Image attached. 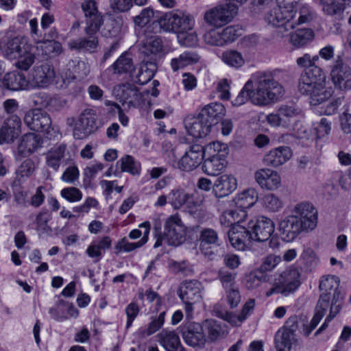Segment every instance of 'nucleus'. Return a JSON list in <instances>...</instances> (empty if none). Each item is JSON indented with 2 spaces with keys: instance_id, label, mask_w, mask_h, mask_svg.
Listing matches in <instances>:
<instances>
[{
  "instance_id": "61",
  "label": "nucleus",
  "mask_w": 351,
  "mask_h": 351,
  "mask_svg": "<svg viewBox=\"0 0 351 351\" xmlns=\"http://www.w3.org/2000/svg\"><path fill=\"white\" fill-rule=\"evenodd\" d=\"M282 261L279 255L271 254L265 257L260 266V271L263 272L272 271Z\"/></svg>"
},
{
  "instance_id": "19",
  "label": "nucleus",
  "mask_w": 351,
  "mask_h": 351,
  "mask_svg": "<svg viewBox=\"0 0 351 351\" xmlns=\"http://www.w3.org/2000/svg\"><path fill=\"white\" fill-rule=\"evenodd\" d=\"M256 182L263 189L276 191L281 186L280 174L272 169L264 168L256 171L254 173Z\"/></svg>"
},
{
  "instance_id": "28",
  "label": "nucleus",
  "mask_w": 351,
  "mask_h": 351,
  "mask_svg": "<svg viewBox=\"0 0 351 351\" xmlns=\"http://www.w3.org/2000/svg\"><path fill=\"white\" fill-rule=\"evenodd\" d=\"M237 187V179L232 175L223 174L215 180L213 191L217 197H224L234 191Z\"/></svg>"
},
{
  "instance_id": "11",
  "label": "nucleus",
  "mask_w": 351,
  "mask_h": 351,
  "mask_svg": "<svg viewBox=\"0 0 351 351\" xmlns=\"http://www.w3.org/2000/svg\"><path fill=\"white\" fill-rule=\"evenodd\" d=\"M204 201L202 195L197 192L187 193L183 189H173L168 195V202L175 209L185 205L188 208L199 206Z\"/></svg>"
},
{
  "instance_id": "45",
  "label": "nucleus",
  "mask_w": 351,
  "mask_h": 351,
  "mask_svg": "<svg viewBox=\"0 0 351 351\" xmlns=\"http://www.w3.org/2000/svg\"><path fill=\"white\" fill-rule=\"evenodd\" d=\"M195 20L192 15L185 12L177 10L176 33L178 34L184 30L193 29Z\"/></svg>"
},
{
  "instance_id": "3",
  "label": "nucleus",
  "mask_w": 351,
  "mask_h": 351,
  "mask_svg": "<svg viewBox=\"0 0 351 351\" xmlns=\"http://www.w3.org/2000/svg\"><path fill=\"white\" fill-rule=\"evenodd\" d=\"M247 82L250 83V100L256 105L265 106L276 101L284 94L283 87L271 75L257 73Z\"/></svg>"
},
{
  "instance_id": "27",
  "label": "nucleus",
  "mask_w": 351,
  "mask_h": 351,
  "mask_svg": "<svg viewBox=\"0 0 351 351\" xmlns=\"http://www.w3.org/2000/svg\"><path fill=\"white\" fill-rule=\"evenodd\" d=\"M292 157V151L289 147L280 146L270 150L265 155L263 161L267 166L279 167Z\"/></svg>"
},
{
  "instance_id": "22",
  "label": "nucleus",
  "mask_w": 351,
  "mask_h": 351,
  "mask_svg": "<svg viewBox=\"0 0 351 351\" xmlns=\"http://www.w3.org/2000/svg\"><path fill=\"white\" fill-rule=\"evenodd\" d=\"M56 73L53 68L43 64L36 66L32 74L31 86L34 88H45L53 81Z\"/></svg>"
},
{
  "instance_id": "4",
  "label": "nucleus",
  "mask_w": 351,
  "mask_h": 351,
  "mask_svg": "<svg viewBox=\"0 0 351 351\" xmlns=\"http://www.w3.org/2000/svg\"><path fill=\"white\" fill-rule=\"evenodd\" d=\"M186 227L178 215H173L167 217L164 223L163 232L155 234L156 241L154 248L166 243L169 245L178 246L186 239Z\"/></svg>"
},
{
  "instance_id": "7",
  "label": "nucleus",
  "mask_w": 351,
  "mask_h": 351,
  "mask_svg": "<svg viewBox=\"0 0 351 351\" xmlns=\"http://www.w3.org/2000/svg\"><path fill=\"white\" fill-rule=\"evenodd\" d=\"M300 274L298 269L290 268L284 271L276 279L272 287L266 295L270 296L274 293H281L285 296L294 293L300 285Z\"/></svg>"
},
{
  "instance_id": "57",
  "label": "nucleus",
  "mask_w": 351,
  "mask_h": 351,
  "mask_svg": "<svg viewBox=\"0 0 351 351\" xmlns=\"http://www.w3.org/2000/svg\"><path fill=\"white\" fill-rule=\"evenodd\" d=\"M51 217L47 211L40 212L36 217V230L40 234H47L51 232V228L48 226V222Z\"/></svg>"
},
{
  "instance_id": "42",
  "label": "nucleus",
  "mask_w": 351,
  "mask_h": 351,
  "mask_svg": "<svg viewBox=\"0 0 351 351\" xmlns=\"http://www.w3.org/2000/svg\"><path fill=\"white\" fill-rule=\"evenodd\" d=\"M294 334L286 330L280 329L275 335L274 341L277 351H290Z\"/></svg>"
},
{
  "instance_id": "55",
  "label": "nucleus",
  "mask_w": 351,
  "mask_h": 351,
  "mask_svg": "<svg viewBox=\"0 0 351 351\" xmlns=\"http://www.w3.org/2000/svg\"><path fill=\"white\" fill-rule=\"evenodd\" d=\"M177 38L178 43L185 47H193L198 41L197 34L193 29L179 32L177 34Z\"/></svg>"
},
{
  "instance_id": "13",
  "label": "nucleus",
  "mask_w": 351,
  "mask_h": 351,
  "mask_svg": "<svg viewBox=\"0 0 351 351\" xmlns=\"http://www.w3.org/2000/svg\"><path fill=\"white\" fill-rule=\"evenodd\" d=\"M204 157L203 147L199 145H193L186 150L179 160L172 162L171 165L182 171L189 172L195 169L201 164Z\"/></svg>"
},
{
  "instance_id": "43",
  "label": "nucleus",
  "mask_w": 351,
  "mask_h": 351,
  "mask_svg": "<svg viewBox=\"0 0 351 351\" xmlns=\"http://www.w3.org/2000/svg\"><path fill=\"white\" fill-rule=\"evenodd\" d=\"M221 59L225 64L234 69H239L245 64L242 53L234 49L224 51L221 55Z\"/></svg>"
},
{
  "instance_id": "60",
  "label": "nucleus",
  "mask_w": 351,
  "mask_h": 351,
  "mask_svg": "<svg viewBox=\"0 0 351 351\" xmlns=\"http://www.w3.org/2000/svg\"><path fill=\"white\" fill-rule=\"evenodd\" d=\"M204 42L212 46H223L220 31L211 29L206 32L203 36Z\"/></svg>"
},
{
  "instance_id": "38",
  "label": "nucleus",
  "mask_w": 351,
  "mask_h": 351,
  "mask_svg": "<svg viewBox=\"0 0 351 351\" xmlns=\"http://www.w3.org/2000/svg\"><path fill=\"white\" fill-rule=\"evenodd\" d=\"M199 60L198 56L191 51H184L178 57L171 59L170 66L173 72L183 69L187 66L192 65Z\"/></svg>"
},
{
  "instance_id": "20",
  "label": "nucleus",
  "mask_w": 351,
  "mask_h": 351,
  "mask_svg": "<svg viewBox=\"0 0 351 351\" xmlns=\"http://www.w3.org/2000/svg\"><path fill=\"white\" fill-rule=\"evenodd\" d=\"M21 121L16 114L10 116L0 128V144L13 143L21 133Z\"/></svg>"
},
{
  "instance_id": "12",
  "label": "nucleus",
  "mask_w": 351,
  "mask_h": 351,
  "mask_svg": "<svg viewBox=\"0 0 351 351\" xmlns=\"http://www.w3.org/2000/svg\"><path fill=\"white\" fill-rule=\"evenodd\" d=\"M247 226L253 241L264 242L269 239L274 232L275 225L273 221L265 216L252 219Z\"/></svg>"
},
{
  "instance_id": "53",
  "label": "nucleus",
  "mask_w": 351,
  "mask_h": 351,
  "mask_svg": "<svg viewBox=\"0 0 351 351\" xmlns=\"http://www.w3.org/2000/svg\"><path fill=\"white\" fill-rule=\"evenodd\" d=\"M154 67L155 65L152 63L141 64L136 76V82L140 84H145L150 81L154 75Z\"/></svg>"
},
{
  "instance_id": "36",
  "label": "nucleus",
  "mask_w": 351,
  "mask_h": 351,
  "mask_svg": "<svg viewBox=\"0 0 351 351\" xmlns=\"http://www.w3.org/2000/svg\"><path fill=\"white\" fill-rule=\"evenodd\" d=\"M319 2L322 5V10L325 14L335 16L339 20L343 19L345 0H319Z\"/></svg>"
},
{
  "instance_id": "17",
  "label": "nucleus",
  "mask_w": 351,
  "mask_h": 351,
  "mask_svg": "<svg viewBox=\"0 0 351 351\" xmlns=\"http://www.w3.org/2000/svg\"><path fill=\"white\" fill-rule=\"evenodd\" d=\"M179 330L184 342L190 346H200L205 341L202 326L198 323H186Z\"/></svg>"
},
{
  "instance_id": "26",
  "label": "nucleus",
  "mask_w": 351,
  "mask_h": 351,
  "mask_svg": "<svg viewBox=\"0 0 351 351\" xmlns=\"http://www.w3.org/2000/svg\"><path fill=\"white\" fill-rule=\"evenodd\" d=\"M27 88L28 83L24 74L18 72L8 73L3 80H0V96L4 94V90H20Z\"/></svg>"
},
{
  "instance_id": "10",
  "label": "nucleus",
  "mask_w": 351,
  "mask_h": 351,
  "mask_svg": "<svg viewBox=\"0 0 351 351\" xmlns=\"http://www.w3.org/2000/svg\"><path fill=\"white\" fill-rule=\"evenodd\" d=\"M97 129V112L93 109L87 108L80 114L75 123L73 136L76 139H84Z\"/></svg>"
},
{
  "instance_id": "5",
  "label": "nucleus",
  "mask_w": 351,
  "mask_h": 351,
  "mask_svg": "<svg viewBox=\"0 0 351 351\" xmlns=\"http://www.w3.org/2000/svg\"><path fill=\"white\" fill-rule=\"evenodd\" d=\"M296 14L297 10L278 4L266 14L265 19L268 24L278 28L277 34L282 38L295 28Z\"/></svg>"
},
{
  "instance_id": "18",
  "label": "nucleus",
  "mask_w": 351,
  "mask_h": 351,
  "mask_svg": "<svg viewBox=\"0 0 351 351\" xmlns=\"http://www.w3.org/2000/svg\"><path fill=\"white\" fill-rule=\"evenodd\" d=\"M248 226L237 224L229 230L228 237L232 247L238 250H245L253 241Z\"/></svg>"
},
{
  "instance_id": "50",
  "label": "nucleus",
  "mask_w": 351,
  "mask_h": 351,
  "mask_svg": "<svg viewBox=\"0 0 351 351\" xmlns=\"http://www.w3.org/2000/svg\"><path fill=\"white\" fill-rule=\"evenodd\" d=\"M117 164H120L121 171L130 173L132 175H139L141 171V164L129 155L122 157Z\"/></svg>"
},
{
  "instance_id": "56",
  "label": "nucleus",
  "mask_w": 351,
  "mask_h": 351,
  "mask_svg": "<svg viewBox=\"0 0 351 351\" xmlns=\"http://www.w3.org/2000/svg\"><path fill=\"white\" fill-rule=\"evenodd\" d=\"M339 287V280L334 276H328L323 277L319 282V289L322 291V294H328L331 297L332 291L337 289Z\"/></svg>"
},
{
  "instance_id": "30",
  "label": "nucleus",
  "mask_w": 351,
  "mask_h": 351,
  "mask_svg": "<svg viewBox=\"0 0 351 351\" xmlns=\"http://www.w3.org/2000/svg\"><path fill=\"white\" fill-rule=\"evenodd\" d=\"M139 228L143 229V237L134 243H131L126 238H123L118 241L115 246L117 252H130L138 247H142L148 241V237L150 231L151 225L149 221H145L139 225Z\"/></svg>"
},
{
  "instance_id": "14",
  "label": "nucleus",
  "mask_w": 351,
  "mask_h": 351,
  "mask_svg": "<svg viewBox=\"0 0 351 351\" xmlns=\"http://www.w3.org/2000/svg\"><path fill=\"white\" fill-rule=\"evenodd\" d=\"M256 301L254 299H249L243 305L241 314L238 316L228 312L219 304L214 306L213 313L215 316L229 322L232 325L237 326L241 324L252 313Z\"/></svg>"
},
{
  "instance_id": "15",
  "label": "nucleus",
  "mask_w": 351,
  "mask_h": 351,
  "mask_svg": "<svg viewBox=\"0 0 351 351\" xmlns=\"http://www.w3.org/2000/svg\"><path fill=\"white\" fill-rule=\"evenodd\" d=\"M23 121L31 130L48 134L51 128L50 116L46 112L42 111L39 108L27 112Z\"/></svg>"
},
{
  "instance_id": "63",
  "label": "nucleus",
  "mask_w": 351,
  "mask_h": 351,
  "mask_svg": "<svg viewBox=\"0 0 351 351\" xmlns=\"http://www.w3.org/2000/svg\"><path fill=\"white\" fill-rule=\"evenodd\" d=\"M16 59L18 60L15 63L16 66L20 69L27 71L34 62L35 56L25 50L20 57H18Z\"/></svg>"
},
{
  "instance_id": "23",
  "label": "nucleus",
  "mask_w": 351,
  "mask_h": 351,
  "mask_svg": "<svg viewBox=\"0 0 351 351\" xmlns=\"http://www.w3.org/2000/svg\"><path fill=\"white\" fill-rule=\"evenodd\" d=\"M113 94L120 102L123 104H128V107L141 99L137 87L129 83L115 86L113 88Z\"/></svg>"
},
{
  "instance_id": "62",
  "label": "nucleus",
  "mask_w": 351,
  "mask_h": 351,
  "mask_svg": "<svg viewBox=\"0 0 351 351\" xmlns=\"http://www.w3.org/2000/svg\"><path fill=\"white\" fill-rule=\"evenodd\" d=\"M313 128L317 138L328 135L331 131V122L326 118H322L319 121L313 123Z\"/></svg>"
},
{
  "instance_id": "29",
  "label": "nucleus",
  "mask_w": 351,
  "mask_h": 351,
  "mask_svg": "<svg viewBox=\"0 0 351 351\" xmlns=\"http://www.w3.org/2000/svg\"><path fill=\"white\" fill-rule=\"evenodd\" d=\"M43 145L42 137L35 133L29 132L24 134L18 146L19 152L23 156H29Z\"/></svg>"
},
{
  "instance_id": "54",
  "label": "nucleus",
  "mask_w": 351,
  "mask_h": 351,
  "mask_svg": "<svg viewBox=\"0 0 351 351\" xmlns=\"http://www.w3.org/2000/svg\"><path fill=\"white\" fill-rule=\"evenodd\" d=\"M330 297L328 294H321L317 302V306L315 307V315L313 318L315 319V321L320 322L323 318L326 311L328 309V307L330 306Z\"/></svg>"
},
{
  "instance_id": "40",
  "label": "nucleus",
  "mask_w": 351,
  "mask_h": 351,
  "mask_svg": "<svg viewBox=\"0 0 351 351\" xmlns=\"http://www.w3.org/2000/svg\"><path fill=\"white\" fill-rule=\"evenodd\" d=\"M199 114L208 123H211V125L217 122V119L222 117L225 114V108L221 104L213 103L205 106L199 113Z\"/></svg>"
},
{
  "instance_id": "51",
  "label": "nucleus",
  "mask_w": 351,
  "mask_h": 351,
  "mask_svg": "<svg viewBox=\"0 0 351 351\" xmlns=\"http://www.w3.org/2000/svg\"><path fill=\"white\" fill-rule=\"evenodd\" d=\"M165 311H162L157 317H152L147 328L140 329L139 331L141 335L144 337H148L160 329L165 323Z\"/></svg>"
},
{
  "instance_id": "25",
  "label": "nucleus",
  "mask_w": 351,
  "mask_h": 351,
  "mask_svg": "<svg viewBox=\"0 0 351 351\" xmlns=\"http://www.w3.org/2000/svg\"><path fill=\"white\" fill-rule=\"evenodd\" d=\"M96 31H88V26L85 28L86 36L71 40L68 43L69 47L71 49H82L90 52H94L97 50L99 45L97 32Z\"/></svg>"
},
{
  "instance_id": "46",
  "label": "nucleus",
  "mask_w": 351,
  "mask_h": 351,
  "mask_svg": "<svg viewBox=\"0 0 351 351\" xmlns=\"http://www.w3.org/2000/svg\"><path fill=\"white\" fill-rule=\"evenodd\" d=\"M112 68L114 73H127L134 69L133 61L129 53H123L113 64Z\"/></svg>"
},
{
  "instance_id": "8",
  "label": "nucleus",
  "mask_w": 351,
  "mask_h": 351,
  "mask_svg": "<svg viewBox=\"0 0 351 351\" xmlns=\"http://www.w3.org/2000/svg\"><path fill=\"white\" fill-rule=\"evenodd\" d=\"M238 12L235 3H226L208 10L204 15L206 24L214 27H221L230 23Z\"/></svg>"
},
{
  "instance_id": "48",
  "label": "nucleus",
  "mask_w": 351,
  "mask_h": 351,
  "mask_svg": "<svg viewBox=\"0 0 351 351\" xmlns=\"http://www.w3.org/2000/svg\"><path fill=\"white\" fill-rule=\"evenodd\" d=\"M35 171V163L30 159L25 160L18 167L16 171V179L21 183L32 176Z\"/></svg>"
},
{
  "instance_id": "37",
  "label": "nucleus",
  "mask_w": 351,
  "mask_h": 351,
  "mask_svg": "<svg viewBox=\"0 0 351 351\" xmlns=\"http://www.w3.org/2000/svg\"><path fill=\"white\" fill-rule=\"evenodd\" d=\"M227 161L225 158L216 157H205L202 170L208 176L219 175L226 167Z\"/></svg>"
},
{
  "instance_id": "39",
  "label": "nucleus",
  "mask_w": 351,
  "mask_h": 351,
  "mask_svg": "<svg viewBox=\"0 0 351 351\" xmlns=\"http://www.w3.org/2000/svg\"><path fill=\"white\" fill-rule=\"evenodd\" d=\"M259 201L263 209L269 213H278L284 207L282 199L274 193H267Z\"/></svg>"
},
{
  "instance_id": "31",
  "label": "nucleus",
  "mask_w": 351,
  "mask_h": 351,
  "mask_svg": "<svg viewBox=\"0 0 351 351\" xmlns=\"http://www.w3.org/2000/svg\"><path fill=\"white\" fill-rule=\"evenodd\" d=\"M157 337L159 343L166 351H185L178 335L175 331L162 330Z\"/></svg>"
},
{
  "instance_id": "59",
  "label": "nucleus",
  "mask_w": 351,
  "mask_h": 351,
  "mask_svg": "<svg viewBox=\"0 0 351 351\" xmlns=\"http://www.w3.org/2000/svg\"><path fill=\"white\" fill-rule=\"evenodd\" d=\"M297 13H298V17L297 20L294 19L295 27L298 25L311 21L313 18V11L311 7L306 4L300 5Z\"/></svg>"
},
{
  "instance_id": "2",
  "label": "nucleus",
  "mask_w": 351,
  "mask_h": 351,
  "mask_svg": "<svg viewBox=\"0 0 351 351\" xmlns=\"http://www.w3.org/2000/svg\"><path fill=\"white\" fill-rule=\"evenodd\" d=\"M301 94L309 97L312 106L322 104L333 94V88L326 86V77L319 67H313L302 73L298 84Z\"/></svg>"
},
{
  "instance_id": "33",
  "label": "nucleus",
  "mask_w": 351,
  "mask_h": 351,
  "mask_svg": "<svg viewBox=\"0 0 351 351\" xmlns=\"http://www.w3.org/2000/svg\"><path fill=\"white\" fill-rule=\"evenodd\" d=\"M258 199L257 191L254 188H249L237 193L233 199L234 206L241 208L246 210L247 208L254 206Z\"/></svg>"
},
{
  "instance_id": "49",
  "label": "nucleus",
  "mask_w": 351,
  "mask_h": 351,
  "mask_svg": "<svg viewBox=\"0 0 351 351\" xmlns=\"http://www.w3.org/2000/svg\"><path fill=\"white\" fill-rule=\"evenodd\" d=\"M177 10L166 12L158 20L160 27L167 32H175L176 28Z\"/></svg>"
},
{
  "instance_id": "16",
  "label": "nucleus",
  "mask_w": 351,
  "mask_h": 351,
  "mask_svg": "<svg viewBox=\"0 0 351 351\" xmlns=\"http://www.w3.org/2000/svg\"><path fill=\"white\" fill-rule=\"evenodd\" d=\"M330 78L339 88H351V68L339 56L331 66Z\"/></svg>"
},
{
  "instance_id": "64",
  "label": "nucleus",
  "mask_w": 351,
  "mask_h": 351,
  "mask_svg": "<svg viewBox=\"0 0 351 351\" xmlns=\"http://www.w3.org/2000/svg\"><path fill=\"white\" fill-rule=\"evenodd\" d=\"M60 193L62 197L70 202H79L82 199V193L75 187L64 188L61 191Z\"/></svg>"
},
{
  "instance_id": "32",
  "label": "nucleus",
  "mask_w": 351,
  "mask_h": 351,
  "mask_svg": "<svg viewBox=\"0 0 351 351\" xmlns=\"http://www.w3.org/2000/svg\"><path fill=\"white\" fill-rule=\"evenodd\" d=\"M66 154H69V152L66 145L64 143L51 148L45 154L47 166L57 171L62 160L66 156Z\"/></svg>"
},
{
  "instance_id": "41",
  "label": "nucleus",
  "mask_w": 351,
  "mask_h": 351,
  "mask_svg": "<svg viewBox=\"0 0 351 351\" xmlns=\"http://www.w3.org/2000/svg\"><path fill=\"white\" fill-rule=\"evenodd\" d=\"M229 153V149L227 144L219 141H214L203 147V154L204 157H216L226 158Z\"/></svg>"
},
{
  "instance_id": "9",
  "label": "nucleus",
  "mask_w": 351,
  "mask_h": 351,
  "mask_svg": "<svg viewBox=\"0 0 351 351\" xmlns=\"http://www.w3.org/2000/svg\"><path fill=\"white\" fill-rule=\"evenodd\" d=\"M202 289L201 282L197 280H186L181 285L178 295L184 303L187 319L192 317L193 304L202 300Z\"/></svg>"
},
{
  "instance_id": "24",
  "label": "nucleus",
  "mask_w": 351,
  "mask_h": 351,
  "mask_svg": "<svg viewBox=\"0 0 351 351\" xmlns=\"http://www.w3.org/2000/svg\"><path fill=\"white\" fill-rule=\"evenodd\" d=\"M82 9L86 18L88 31L99 30L103 19L98 11L97 2L95 0H86L82 3Z\"/></svg>"
},
{
  "instance_id": "52",
  "label": "nucleus",
  "mask_w": 351,
  "mask_h": 351,
  "mask_svg": "<svg viewBox=\"0 0 351 351\" xmlns=\"http://www.w3.org/2000/svg\"><path fill=\"white\" fill-rule=\"evenodd\" d=\"M208 335L210 341H215L226 333L225 326L215 320L207 321Z\"/></svg>"
},
{
  "instance_id": "21",
  "label": "nucleus",
  "mask_w": 351,
  "mask_h": 351,
  "mask_svg": "<svg viewBox=\"0 0 351 351\" xmlns=\"http://www.w3.org/2000/svg\"><path fill=\"white\" fill-rule=\"evenodd\" d=\"M184 126L188 134L195 138H202L210 131L211 123L199 114L197 117L188 116L184 119Z\"/></svg>"
},
{
  "instance_id": "47",
  "label": "nucleus",
  "mask_w": 351,
  "mask_h": 351,
  "mask_svg": "<svg viewBox=\"0 0 351 351\" xmlns=\"http://www.w3.org/2000/svg\"><path fill=\"white\" fill-rule=\"evenodd\" d=\"M25 49L21 47L20 40L15 38L8 41L4 46L2 53L8 59H16L20 57Z\"/></svg>"
},
{
  "instance_id": "1",
  "label": "nucleus",
  "mask_w": 351,
  "mask_h": 351,
  "mask_svg": "<svg viewBox=\"0 0 351 351\" xmlns=\"http://www.w3.org/2000/svg\"><path fill=\"white\" fill-rule=\"evenodd\" d=\"M317 223V213L314 206L310 203L302 202L294 206L291 215L280 222L279 228L288 241H292L301 232L314 230Z\"/></svg>"
},
{
  "instance_id": "58",
  "label": "nucleus",
  "mask_w": 351,
  "mask_h": 351,
  "mask_svg": "<svg viewBox=\"0 0 351 351\" xmlns=\"http://www.w3.org/2000/svg\"><path fill=\"white\" fill-rule=\"evenodd\" d=\"M237 274L229 271L221 269L218 273V278L220 280L222 287L225 289H229L235 287V278Z\"/></svg>"
},
{
  "instance_id": "34",
  "label": "nucleus",
  "mask_w": 351,
  "mask_h": 351,
  "mask_svg": "<svg viewBox=\"0 0 351 351\" xmlns=\"http://www.w3.org/2000/svg\"><path fill=\"white\" fill-rule=\"evenodd\" d=\"M247 211L241 208H232L223 213L220 217V222L226 226H233L240 224L247 217Z\"/></svg>"
},
{
  "instance_id": "6",
  "label": "nucleus",
  "mask_w": 351,
  "mask_h": 351,
  "mask_svg": "<svg viewBox=\"0 0 351 351\" xmlns=\"http://www.w3.org/2000/svg\"><path fill=\"white\" fill-rule=\"evenodd\" d=\"M303 117L302 108L295 103L281 105L276 113L267 115V121L272 126L293 128L294 123Z\"/></svg>"
},
{
  "instance_id": "35",
  "label": "nucleus",
  "mask_w": 351,
  "mask_h": 351,
  "mask_svg": "<svg viewBox=\"0 0 351 351\" xmlns=\"http://www.w3.org/2000/svg\"><path fill=\"white\" fill-rule=\"evenodd\" d=\"M200 249L204 253L205 250L217 247L220 245L219 238L217 231L213 228H204L199 232Z\"/></svg>"
},
{
  "instance_id": "44",
  "label": "nucleus",
  "mask_w": 351,
  "mask_h": 351,
  "mask_svg": "<svg viewBox=\"0 0 351 351\" xmlns=\"http://www.w3.org/2000/svg\"><path fill=\"white\" fill-rule=\"evenodd\" d=\"M314 37L313 32L310 29H299L290 36V43L295 47L300 48L306 45Z\"/></svg>"
}]
</instances>
